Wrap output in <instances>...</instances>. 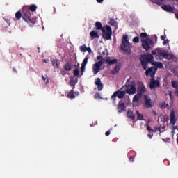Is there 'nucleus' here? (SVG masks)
Here are the masks:
<instances>
[{"label":"nucleus","mask_w":178,"mask_h":178,"mask_svg":"<svg viewBox=\"0 0 178 178\" xmlns=\"http://www.w3.org/2000/svg\"><path fill=\"white\" fill-rule=\"evenodd\" d=\"M131 77L129 78L126 81V84L121 88V90L125 88V92L127 94H129V95H133L134 94H136V91H137V89L136 88V83H134V82H131Z\"/></svg>","instance_id":"3"},{"label":"nucleus","mask_w":178,"mask_h":178,"mask_svg":"<svg viewBox=\"0 0 178 178\" xmlns=\"http://www.w3.org/2000/svg\"><path fill=\"white\" fill-rule=\"evenodd\" d=\"M15 17H16L17 20H19L20 19H22V17H23V11H22V12L17 11L15 13Z\"/></svg>","instance_id":"24"},{"label":"nucleus","mask_w":178,"mask_h":178,"mask_svg":"<svg viewBox=\"0 0 178 178\" xmlns=\"http://www.w3.org/2000/svg\"><path fill=\"white\" fill-rule=\"evenodd\" d=\"M133 42H135V44H138V42H140V37L138 36H135L133 38Z\"/></svg>","instance_id":"34"},{"label":"nucleus","mask_w":178,"mask_h":178,"mask_svg":"<svg viewBox=\"0 0 178 178\" xmlns=\"http://www.w3.org/2000/svg\"><path fill=\"white\" fill-rule=\"evenodd\" d=\"M122 45L120 47L122 51L125 54H130L129 49L130 48V42H129V35H124L122 39Z\"/></svg>","instance_id":"4"},{"label":"nucleus","mask_w":178,"mask_h":178,"mask_svg":"<svg viewBox=\"0 0 178 178\" xmlns=\"http://www.w3.org/2000/svg\"><path fill=\"white\" fill-rule=\"evenodd\" d=\"M51 63L54 67H59V65H60V61L58 59L53 60Z\"/></svg>","instance_id":"22"},{"label":"nucleus","mask_w":178,"mask_h":178,"mask_svg":"<svg viewBox=\"0 0 178 178\" xmlns=\"http://www.w3.org/2000/svg\"><path fill=\"white\" fill-rule=\"evenodd\" d=\"M159 54L163 58H166L168 56V53H165V51H159Z\"/></svg>","instance_id":"31"},{"label":"nucleus","mask_w":178,"mask_h":178,"mask_svg":"<svg viewBox=\"0 0 178 178\" xmlns=\"http://www.w3.org/2000/svg\"><path fill=\"white\" fill-rule=\"evenodd\" d=\"M166 44H169V40L168 39L164 40V41L163 42V45H166Z\"/></svg>","instance_id":"42"},{"label":"nucleus","mask_w":178,"mask_h":178,"mask_svg":"<svg viewBox=\"0 0 178 178\" xmlns=\"http://www.w3.org/2000/svg\"><path fill=\"white\" fill-rule=\"evenodd\" d=\"M115 67H119V66L117 65V66H115Z\"/></svg>","instance_id":"63"},{"label":"nucleus","mask_w":178,"mask_h":178,"mask_svg":"<svg viewBox=\"0 0 178 178\" xmlns=\"http://www.w3.org/2000/svg\"><path fill=\"white\" fill-rule=\"evenodd\" d=\"M42 79L43 81H44L45 84H48L49 83V79H48V78H46L45 76H42Z\"/></svg>","instance_id":"36"},{"label":"nucleus","mask_w":178,"mask_h":178,"mask_svg":"<svg viewBox=\"0 0 178 178\" xmlns=\"http://www.w3.org/2000/svg\"><path fill=\"white\" fill-rule=\"evenodd\" d=\"M142 47L145 51H148L151 49V45H153L154 42L151 38H146L145 40H142Z\"/></svg>","instance_id":"9"},{"label":"nucleus","mask_w":178,"mask_h":178,"mask_svg":"<svg viewBox=\"0 0 178 178\" xmlns=\"http://www.w3.org/2000/svg\"><path fill=\"white\" fill-rule=\"evenodd\" d=\"M74 95H75V97H79V95H80V92H75L74 93Z\"/></svg>","instance_id":"50"},{"label":"nucleus","mask_w":178,"mask_h":178,"mask_svg":"<svg viewBox=\"0 0 178 178\" xmlns=\"http://www.w3.org/2000/svg\"><path fill=\"white\" fill-rule=\"evenodd\" d=\"M176 115H175V110H171L170 115V122L172 123V126L176 124L177 122Z\"/></svg>","instance_id":"12"},{"label":"nucleus","mask_w":178,"mask_h":178,"mask_svg":"<svg viewBox=\"0 0 178 178\" xmlns=\"http://www.w3.org/2000/svg\"><path fill=\"white\" fill-rule=\"evenodd\" d=\"M88 63V57L86 56L85 58L83 59V61L81 64V67H86V65Z\"/></svg>","instance_id":"28"},{"label":"nucleus","mask_w":178,"mask_h":178,"mask_svg":"<svg viewBox=\"0 0 178 178\" xmlns=\"http://www.w3.org/2000/svg\"><path fill=\"white\" fill-rule=\"evenodd\" d=\"M122 88L115 91L111 96V99H113V102H116V97L119 98V99H122V98H124V96L126 95V91L122 90Z\"/></svg>","instance_id":"7"},{"label":"nucleus","mask_w":178,"mask_h":178,"mask_svg":"<svg viewBox=\"0 0 178 178\" xmlns=\"http://www.w3.org/2000/svg\"><path fill=\"white\" fill-rule=\"evenodd\" d=\"M109 24H110L111 26H115V24H116V22H115V19H110Z\"/></svg>","instance_id":"37"},{"label":"nucleus","mask_w":178,"mask_h":178,"mask_svg":"<svg viewBox=\"0 0 178 178\" xmlns=\"http://www.w3.org/2000/svg\"><path fill=\"white\" fill-rule=\"evenodd\" d=\"M158 70V67H149L146 70L145 74L147 76H150L151 79H155V74Z\"/></svg>","instance_id":"11"},{"label":"nucleus","mask_w":178,"mask_h":178,"mask_svg":"<svg viewBox=\"0 0 178 178\" xmlns=\"http://www.w3.org/2000/svg\"><path fill=\"white\" fill-rule=\"evenodd\" d=\"M150 131H152L153 133H156V130L152 129V130H151Z\"/></svg>","instance_id":"57"},{"label":"nucleus","mask_w":178,"mask_h":178,"mask_svg":"<svg viewBox=\"0 0 178 178\" xmlns=\"http://www.w3.org/2000/svg\"><path fill=\"white\" fill-rule=\"evenodd\" d=\"M86 51H88V52H91V48H90V47H86Z\"/></svg>","instance_id":"51"},{"label":"nucleus","mask_w":178,"mask_h":178,"mask_svg":"<svg viewBox=\"0 0 178 178\" xmlns=\"http://www.w3.org/2000/svg\"><path fill=\"white\" fill-rule=\"evenodd\" d=\"M168 106H169V104H166L165 102H164L161 104V108H163L164 109Z\"/></svg>","instance_id":"38"},{"label":"nucleus","mask_w":178,"mask_h":178,"mask_svg":"<svg viewBox=\"0 0 178 178\" xmlns=\"http://www.w3.org/2000/svg\"><path fill=\"white\" fill-rule=\"evenodd\" d=\"M170 98L172 99V94H170Z\"/></svg>","instance_id":"60"},{"label":"nucleus","mask_w":178,"mask_h":178,"mask_svg":"<svg viewBox=\"0 0 178 178\" xmlns=\"http://www.w3.org/2000/svg\"><path fill=\"white\" fill-rule=\"evenodd\" d=\"M161 82L159 80H156L155 78H151L149 83L150 90H155V88H159Z\"/></svg>","instance_id":"10"},{"label":"nucleus","mask_w":178,"mask_h":178,"mask_svg":"<svg viewBox=\"0 0 178 178\" xmlns=\"http://www.w3.org/2000/svg\"><path fill=\"white\" fill-rule=\"evenodd\" d=\"M98 3H102L104 2V0H96Z\"/></svg>","instance_id":"54"},{"label":"nucleus","mask_w":178,"mask_h":178,"mask_svg":"<svg viewBox=\"0 0 178 178\" xmlns=\"http://www.w3.org/2000/svg\"><path fill=\"white\" fill-rule=\"evenodd\" d=\"M153 136H154V134H147V137L149 138H152Z\"/></svg>","instance_id":"52"},{"label":"nucleus","mask_w":178,"mask_h":178,"mask_svg":"<svg viewBox=\"0 0 178 178\" xmlns=\"http://www.w3.org/2000/svg\"><path fill=\"white\" fill-rule=\"evenodd\" d=\"M38 54H40V47H38Z\"/></svg>","instance_id":"58"},{"label":"nucleus","mask_w":178,"mask_h":178,"mask_svg":"<svg viewBox=\"0 0 178 178\" xmlns=\"http://www.w3.org/2000/svg\"><path fill=\"white\" fill-rule=\"evenodd\" d=\"M67 98H70V99H74V98H76L74 91H73V90L69 92V93L67 94Z\"/></svg>","instance_id":"21"},{"label":"nucleus","mask_w":178,"mask_h":178,"mask_svg":"<svg viewBox=\"0 0 178 178\" xmlns=\"http://www.w3.org/2000/svg\"><path fill=\"white\" fill-rule=\"evenodd\" d=\"M13 71H14V72H16V70H15V68H13Z\"/></svg>","instance_id":"61"},{"label":"nucleus","mask_w":178,"mask_h":178,"mask_svg":"<svg viewBox=\"0 0 178 178\" xmlns=\"http://www.w3.org/2000/svg\"><path fill=\"white\" fill-rule=\"evenodd\" d=\"M117 109L118 111V113H122V112H123V111H124V109H126V105L124 104V103L122 102V100H120L118 102Z\"/></svg>","instance_id":"13"},{"label":"nucleus","mask_w":178,"mask_h":178,"mask_svg":"<svg viewBox=\"0 0 178 178\" xmlns=\"http://www.w3.org/2000/svg\"><path fill=\"white\" fill-rule=\"evenodd\" d=\"M174 74L175 76H178V72L174 70Z\"/></svg>","instance_id":"55"},{"label":"nucleus","mask_w":178,"mask_h":178,"mask_svg":"<svg viewBox=\"0 0 178 178\" xmlns=\"http://www.w3.org/2000/svg\"><path fill=\"white\" fill-rule=\"evenodd\" d=\"M105 54H106L105 51L102 52V55H105Z\"/></svg>","instance_id":"59"},{"label":"nucleus","mask_w":178,"mask_h":178,"mask_svg":"<svg viewBox=\"0 0 178 178\" xmlns=\"http://www.w3.org/2000/svg\"><path fill=\"white\" fill-rule=\"evenodd\" d=\"M99 70H101V67H95L93 69V73L94 74H97V73L99 72Z\"/></svg>","instance_id":"35"},{"label":"nucleus","mask_w":178,"mask_h":178,"mask_svg":"<svg viewBox=\"0 0 178 178\" xmlns=\"http://www.w3.org/2000/svg\"><path fill=\"white\" fill-rule=\"evenodd\" d=\"M138 94H140V95H143V94L145 93V91H147V90L145 89V86H144V84L141 83L139 85L138 88Z\"/></svg>","instance_id":"18"},{"label":"nucleus","mask_w":178,"mask_h":178,"mask_svg":"<svg viewBox=\"0 0 178 178\" xmlns=\"http://www.w3.org/2000/svg\"><path fill=\"white\" fill-rule=\"evenodd\" d=\"M172 88L175 89V91H178V81H172L171 82Z\"/></svg>","instance_id":"25"},{"label":"nucleus","mask_w":178,"mask_h":178,"mask_svg":"<svg viewBox=\"0 0 178 178\" xmlns=\"http://www.w3.org/2000/svg\"><path fill=\"white\" fill-rule=\"evenodd\" d=\"M127 115L129 119H131V120H136V115H134V112H133V111L128 110Z\"/></svg>","instance_id":"19"},{"label":"nucleus","mask_w":178,"mask_h":178,"mask_svg":"<svg viewBox=\"0 0 178 178\" xmlns=\"http://www.w3.org/2000/svg\"><path fill=\"white\" fill-rule=\"evenodd\" d=\"M42 62H44V63H49V59H43Z\"/></svg>","instance_id":"46"},{"label":"nucleus","mask_w":178,"mask_h":178,"mask_svg":"<svg viewBox=\"0 0 178 178\" xmlns=\"http://www.w3.org/2000/svg\"><path fill=\"white\" fill-rule=\"evenodd\" d=\"M102 56H98L97 57V60H104Z\"/></svg>","instance_id":"44"},{"label":"nucleus","mask_w":178,"mask_h":178,"mask_svg":"<svg viewBox=\"0 0 178 178\" xmlns=\"http://www.w3.org/2000/svg\"><path fill=\"white\" fill-rule=\"evenodd\" d=\"M134 158H136L135 156H130L129 159L130 162H134Z\"/></svg>","instance_id":"40"},{"label":"nucleus","mask_w":178,"mask_h":178,"mask_svg":"<svg viewBox=\"0 0 178 178\" xmlns=\"http://www.w3.org/2000/svg\"><path fill=\"white\" fill-rule=\"evenodd\" d=\"M119 70H120V68L119 67H114L113 70H111V74H118L119 73Z\"/></svg>","instance_id":"32"},{"label":"nucleus","mask_w":178,"mask_h":178,"mask_svg":"<svg viewBox=\"0 0 178 178\" xmlns=\"http://www.w3.org/2000/svg\"><path fill=\"white\" fill-rule=\"evenodd\" d=\"M140 37L141 42H143V40H145V39L144 38H147V37H148V34H147V33H141L140 34Z\"/></svg>","instance_id":"29"},{"label":"nucleus","mask_w":178,"mask_h":178,"mask_svg":"<svg viewBox=\"0 0 178 178\" xmlns=\"http://www.w3.org/2000/svg\"><path fill=\"white\" fill-rule=\"evenodd\" d=\"M104 62L106 63L107 65H116L118 63V59H111V57H107L105 60H102L93 65V67H101L104 65Z\"/></svg>","instance_id":"5"},{"label":"nucleus","mask_w":178,"mask_h":178,"mask_svg":"<svg viewBox=\"0 0 178 178\" xmlns=\"http://www.w3.org/2000/svg\"><path fill=\"white\" fill-rule=\"evenodd\" d=\"M94 97L95 99L97 98H101V95H99V93H96L95 95H94Z\"/></svg>","instance_id":"41"},{"label":"nucleus","mask_w":178,"mask_h":178,"mask_svg":"<svg viewBox=\"0 0 178 178\" xmlns=\"http://www.w3.org/2000/svg\"><path fill=\"white\" fill-rule=\"evenodd\" d=\"M161 8L163 10H165V12H170V13H173L175 11V8H173V7H172L170 5H163Z\"/></svg>","instance_id":"15"},{"label":"nucleus","mask_w":178,"mask_h":178,"mask_svg":"<svg viewBox=\"0 0 178 178\" xmlns=\"http://www.w3.org/2000/svg\"><path fill=\"white\" fill-rule=\"evenodd\" d=\"M110 135H111V131H106L105 136H106V137H108V136H110Z\"/></svg>","instance_id":"45"},{"label":"nucleus","mask_w":178,"mask_h":178,"mask_svg":"<svg viewBox=\"0 0 178 178\" xmlns=\"http://www.w3.org/2000/svg\"><path fill=\"white\" fill-rule=\"evenodd\" d=\"M95 86H97V90L98 91H102V89L104 88V84L101 82V79L97 78L95 81Z\"/></svg>","instance_id":"14"},{"label":"nucleus","mask_w":178,"mask_h":178,"mask_svg":"<svg viewBox=\"0 0 178 178\" xmlns=\"http://www.w3.org/2000/svg\"><path fill=\"white\" fill-rule=\"evenodd\" d=\"M152 54L156 55V51H152Z\"/></svg>","instance_id":"56"},{"label":"nucleus","mask_w":178,"mask_h":178,"mask_svg":"<svg viewBox=\"0 0 178 178\" xmlns=\"http://www.w3.org/2000/svg\"><path fill=\"white\" fill-rule=\"evenodd\" d=\"M81 52H87V46L83 44L79 47Z\"/></svg>","instance_id":"33"},{"label":"nucleus","mask_w":178,"mask_h":178,"mask_svg":"<svg viewBox=\"0 0 178 178\" xmlns=\"http://www.w3.org/2000/svg\"><path fill=\"white\" fill-rule=\"evenodd\" d=\"M74 76H72L73 77H77V76H80V70H79V68H76L75 70H74Z\"/></svg>","instance_id":"30"},{"label":"nucleus","mask_w":178,"mask_h":178,"mask_svg":"<svg viewBox=\"0 0 178 178\" xmlns=\"http://www.w3.org/2000/svg\"><path fill=\"white\" fill-rule=\"evenodd\" d=\"M90 35L92 40H95V38H99V34H98V32L94 30L90 33Z\"/></svg>","instance_id":"20"},{"label":"nucleus","mask_w":178,"mask_h":178,"mask_svg":"<svg viewBox=\"0 0 178 178\" xmlns=\"http://www.w3.org/2000/svg\"><path fill=\"white\" fill-rule=\"evenodd\" d=\"M71 69H72V67H64V68L61 69L60 74L62 76H65V74H66V72L70 71Z\"/></svg>","instance_id":"23"},{"label":"nucleus","mask_w":178,"mask_h":178,"mask_svg":"<svg viewBox=\"0 0 178 178\" xmlns=\"http://www.w3.org/2000/svg\"><path fill=\"white\" fill-rule=\"evenodd\" d=\"M140 60L143 67H147V66H148V63H152L154 67H163V64L162 63L153 61L154 56L152 54H143L141 56Z\"/></svg>","instance_id":"2"},{"label":"nucleus","mask_w":178,"mask_h":178,"mask_svg":"<svg viewBox=\"0 0 178 178\" xmlns=\"http://www.w3.org/2000/svg\"><path fill=\"white\" fill-rule=\"evenodd\" d=\"M155 105V103L149 98L147 95H144L143 96V108L145 109H149V108H152Z\"/></svg>","instance_id":"6"},{"label":"nucleus","mask_w":178,"mask_h":178,"mask_svg":"<svg viewBox=\"0 0 178 178\" xmlns=\"http://www.w3.org/2000/svg\"><path fill=\"white\" fill-rule=\"evenodd\" d=\"M152 113L154 116H156L157 113H156V111H155V110H153L152 111Z\"/></svg>","instance_id":"53"},{"label":"nucleus","mask_w":178,"mask_h":178,"mask_svg":"<svg viewBox=\"0 0 178 178\" xmlns=\"http://www.w3.org/2000/svg\"><path fill=\"white\" fill-rule=\"evenodd\" d=\"M154 130H156V131H157V130H159V131L161 132V128H159L158 127H154Z\"/></svg>","instance_id":"47"},{"label":"nucleus","mask_w":178,"mask_h":178,"mask_svg":"<svg viewBox=\"0 0 178 178\" xmlns=\"http://www.w3.org/2000/svg\"><path fill=\"white\" fill-rule=\"evenodd\" d=\"M164 119H166V115H164Z\"/></svg>","instance_id":"62"},{"label":"nucleus","mask_w":178,"mask_h":178,"mask_svg":"<svg viewBox=\"0 0 178 178\" xmlns=\"http://www.w3.org/2000/svg\"><path fill=\"white\" fill-rule=\"evenodd\" d=\"M147 130H148V131H151L152 129H151V127H149V125L147 124Z\"/></svg>","instance_id":"48"},{"label":"nucleus","mask_w":178,"mask_h":178,"mask_svg":"<svg viewBox=\"0 0 178 178\" xmlns=\"http://www.w3.org/2000/svg\"><path fill=\"white\" fill-rule=\"evenodd\" d=\"M132 105H133V106H138V101H134V100H133L132 101Z\"/></svg>","instance_id":"39"},{"label":"nucleus","mask_w":178,"mask_h":178,"mask_svg":"<svg viewBox=\"0 0 178 178\" xmlns=\"http://www.w3.org/2000/svg\"><path fill=\"white\" fill-rule=\"evenodd\" d=\"M79 81V79L77 78H76V76H72L70 77V86L71 87H73V88H74L76 84H77Z\"/></svg>","instance_id":"16"},{"label":"nucleus","mask_w":178,"mask_h":178,"mask_svg":"<svg viewBox=\"0 0 178 178\" xmlns=\"http://www.w3.org/2000/svg\"><path fill=\"white\" fill-rule=\"evenodd\" d=\"M161 40H162V41H165V40H166V35H161Z\"/></svg>","instance_id":"43"},{"label":"nucleus","mask_w":178,"mask_h":178,"mask_svg":"<svg viewBox=\"0 0 178 178\" xmlns=\"http://www.w3.org/2000/svg\"><path fill=\"white\" fill-rule=\"evenodd\" d=\"M141 97H143V95H141V93H138L136 95H135L133 97V101H138L140 99V98H141Z\"/></svg>","instance_id":"27"},{"label":"nucleus","mask_w":178,"mask_h":178,"mask_svg":"<svg viewBox=\"0 0 178 178\" xmlns=\"http://www.w3.org/2000/svg\"><path fill=\"white\" fill-rule=\"evenodd\" d=\"M136 115L138 116V120H144V115L143 114L140 113L138 110H137L136 111Z\"/></svg>","instance_id":"26"},{"label":"nucleus","mask_w":178,"mask_h":178,"mask_svg":"<svg viewBox=\"0 0 178 178\" xmlns=\"http://www.w3.org/2000/svg\"><path fill=\"white\" fill-rule=\"evenodd\" d=\"M81 76H83V72L86 70V67H81Z\"/></svg>","instance_id":"49"},{"label":"nucleus","mask_w":178,"mask_h":178,"mask_svg":"<svg viewBox=\"0 0 178 178\" xmlns=\"http://www.w3.org/2000/svg\"><path fill=\"white\" fill-rule=\"evenodd\" d=\"M95 27L96 30H101L102 33H105V28L102 26V24L100 22H96L95 23Z\"/></svg>","instance_id":"17"},{"label":"nucleus","mask_w":178,"mask_h":178,"mask_svg":"<svg viewBox=\"0 0 178 178\" xmlns=\"http://www.w3.org/2000/svg\"><path fill=\"white\" fill-rule=\"evenodd\" d=\"M102 38L105 41L112 40V28L109 26H106L105 31L102 32Z\"/></svg>","instance_id":"8"},{"label":"nucleus","mask_w":178,"mask_h":178,"mask_svg":"<svg viewBox=\"0 0 178 178\" xmlns=\"http://www.w3.org/2000/svg\"><path fill=\"white\" fill-rule=\"evenodd\" d=\"M37 10V6L32 4L31 6H26L22 8V19L24 22H26L29 26L35 24V19L31 17V12H35Z\"/></svg>","instance_id":"1"},{"label":"nucleus","mask_w":178,"mask_h":178,"mask_svg":"<svg viewBox=\"0 0 178 178\" xmlns=\"http://www.w3.org/2000/svg\"><path fill=\"white\" fill-rule=\"evenodd\" d=\"M145 69H147V67H144V70H145Z\"/></svg>","instance_id":"64"}]
</instances>
